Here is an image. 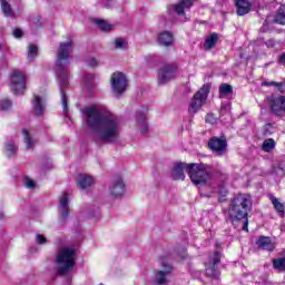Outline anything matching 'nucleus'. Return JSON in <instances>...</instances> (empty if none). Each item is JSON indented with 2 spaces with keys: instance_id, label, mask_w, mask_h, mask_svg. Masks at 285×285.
Returning a JSON list of instances; mask_svg holds the SVG:
<instances>
[{
  "instance_id": "obj_5",
  "label": "nucleus",
  "mask_w": 285,
  "mask_h": 285,
  "mask_svg": "<svg viewBox=\"0 0 285 285\" xmlns=\"http://www.w3.org/2000/svg\"><path fill=\"white\" fill-rule=\"evenodd\" d=\"M76 252L72 248L63 247L56 258L58 275H68L72 268H75Z\"/></svg>"
},
{
  "instance_id": "obj_6",
  "label": "nucleus",
  "mask_w": 285,
  "mask_h": 285,
  "mask_svg": "<svg viewBox=\"0 0 285 285\" xmlns=\"http://www.w3.org/2000/svg\"><path fill=\"white\" fill-rule=\"evenodd\" d=\"M160 268L154 269L151 276L153 285H166L168 284V277L173 275V265L168 262L167 256L159 258Z\"/></svg>"
},
{
  "instance_id": "obj_42",
  "label": "nucleus",
  "mask_w": 285,
  "mask_h": 285,
  "mask_svg": "<svg viewBox=\"0 0 285 285\" xmlns=\"http://www.w3.org/2000/svg\"><path fill=\"white\" fill-rule=\"evenodd\" d=\"M13 37H16V39H21V37H23V31L21 29H14Z\"/></svg>"
},
{
  "instance_id": "obj_4",
  "label": "nucleus",
  "mask_w": 285,
  "mask_h": 285,
  "mask_svg": "<svg viewBox=\"0 0 285 285\" xmlns=\"http://www.w3.org/2000/svg\"><path fill=\"white\" fill-rule=\"evenodd\" d=\"M188 175L194 186H205L213 179V166L208 164H189Z\"/></svg>"
},
{
  "instance_id": "obj_50",
  "label": "nucleus",
  "mask_w": 285,
  "mask_h": 285,
  "mask_svg": "<svg viewBox=\"0 0 285 285\" xmlns=\"http://www.w3.org/2000/svg\"><path fill=\"white\" fill-rule=\"evenodd\" d=\"M180 1H186V0H180Z\"/></svg>"
},
{
  "instance_id": "obj_39",
  "label": "nucleus",
  "mask_w": 285,
  "mask_h": 285,
  "mask_svg": "<svg viewBox=\"0 0 285 285\" xmlns=\"http://www.w3.org/2000/svg\"><path fill=\"white\" fill-rule=\"evenodd\" d=\"M206 122L207 124H217V119L215 118V116H213V114H208L207 116H206Z\"/></svg>"
},
{
  "instance_id": "obj_44",
  "label": "nucleus",
  "mask_w": 285,
  "mask_h": 285,
  "mask_svg": "<svg viewBox=\"0 0 285 285\" xmlns=\"http://www.w3.org/2000/svg\"><path fill=\"white\" fill-rule=\"evenodd\" d=\"M90 215L91 217H101V212L99 210V207H96Z\"/></svg>"
},
{
  "instance_id": "obj_14",
  "label": "nucleus",
  "mask_w": 285,
  "mask_h": 285,
  "mask_svg": "<svg viewBox=\"0 0 285 285\" xmlns=\"http://www.w3.org/2000/svg\"><path fill=\"white\" fill-rule=\"evenodd\" d=\"M69 198L68 194L63 193L60 197V203H59V215H60V222L63 224L66 223V219L70 217V207H69Z\"/></svg>"
},
{
  "instance_id": "obj_37",
  "label": "nucleus",
  "mask_w": 285,
  "mask_h": 285,
  "mask_svg": "<svg viewBox=\"0 0 285 285\" xmlns=\"http://www.w3.org/2000/svg\"><path fill=\"white\" fill-rule=\"evenodd\" d=\"M12 108V101L10 99H3L0 101V110H10Z\"/></svg>"
},
{
  "instance_id": "obj_41",
  "label": "nucleus",
  "mask_w": 285,
  "mask_h": 285,
  "mask_svg": "<svg viewBox=\"0 0 285 285\" xmlns=\"http://www.w3.org/2000/svg\"><path fill=\"white\" fill-rule=\"evenodd\" d=\"M99 3L102 8H110L112 6V0H99Z\"/></svg>"
},
{
  "instance_id": "obj_11",
  "label": "nucleus",
  "mask_w": 285,
  "mask_h": 285,
  "mask_svg": "<svg viewBox=\"0 0 285 285\" xmlns=\"http://www.w3.org/2000/svg\"><path fill=\"white\" fill-rule=\"evenodd\" d=\"M111 88L115 95H122L128 88V79L122 72H115L111 76Z\"/></svg>"
},
{
  "instance_id": "obj_18",
  "label": "nucleus",
  "mask_w": 285,
  "mask_h": 285,
  "mask_svg": "<svg viewBox=\"0 0 285 285\" xmlns=\"http://www.w3.org/2000/svg\"><path fill=\"white\" fill-rule=\"evenodd\" d=\"M77 186L80 190H88L95 186V178L92 176L81 174L77 179Z\"/></svg>"
},
{
  "instance_id": "obj_29",
  "label": "nucleus",
  "mask_w": 285,
  "mask_h": 285,
  "mask_svg": "<svg viewBox=\"0 0 285 285\" xmlns=\"http://www.w3.org/2000/svg\"><path fill=\"white\" fill-rule=\"evenodd\" d=\"M1 10L4 17H14V12H12V7L6 0H1Z\"/></svg>"
},
{
  "instance_id": "obj_13",
  "label": "nucleus",
  "mask_w": 285,
  "mask_h": 285,
  "mask_svg": "<svg viewBox=\"0 0 285 285\" xmlns=\"http://www.w3.org/2000/svg\"><path fill=\"white\" fill-rule=\"evenodd\" d=\"M220 259H222V253L215 252L213 257L209 259V263L206 264L207 277H212V279H217V277H219V271L215 265L219 264Z\"/></svg>"
},
{
  "instance_id": "obj_48",
  "label": "nucleus",
  "mask_w": 285,
  "mask_h": 285,
  "mask_svg": "<svg viewBox=\"0 0 285 285\" xmlns=\"http://www.w3.org/2000/svg\"><path fill=\"white\" fill-rule=\"evenodd\" d=\"M181 259H186V252H184L183 255H180Z\"/></svg>"
},
{
  "instance_id": "obj_24",
  "label": "nucleus",
  "mask_w": 285,
  "mask_h": 285,
  "mask_svg": "<svg viewBox=\"0 0 285 285\" xmlns=\"http://www.w3.org/2000/svg\"><path fill=\"white\" fill-rule=\"evenodd\" d=\"M269 200L272 202L274 209L278 213L279 217H285V204L279 203V199L274 195H269Z\"/></svg>"
},
{
  "instance_id": "obj_49",
  "label": "nucleus",
  "mask_w": 285,
  "mask_h": 285,
  "mask_svg": "<svg viewBox=\"0 0 285 285\" xmlns=\"http://www.w3.org/2000/svg\"><path fill=\"white\" fill-rule=\"evenodd\" d=\"M1 48H3V43L0 42V50H1Z\"/></svg>"
},
{
  "instance_id": "obj_40",
  "label": "nucleus",
  "mask_w": 285,
  "mask_h": 285,
  "mask_svg": "<svg viewBox=\"0 0 285 285\" xmlns=\"http://www.w3.org/2000/svg\"><path fill=\"white\" fill-rule=\"evenodd\" d=\"M36 242H37V244H46L48 242V239H46V236L38 234L36 237Z\"/></svg>"
},
{
  "instance_id": "obj_43",
  "label": "nucleus",
  "mask_w": 285,
  "mask_h": 285,
  "mask_svg": "<svg viewBox=\"0 0 285 285\" xmlns=\"http://www.w3.org/2000/svg\"><path fill=\"white\" fill-rule=\"evenodd\" d=\"M94 79H95V76L92 73L85 76V81L87 83H92Z\"/></svg>"
},
{
  "instance_id": "obj_27",
  "label": "nucleus",
  "mask_w": 285,
  "mask_h": 285,
  "mask_svg": "<svg viewBox=\"0 0 285 285\" xmlns=\"http://www.w3.org/2000/svg\"><path fill=\"white\" fill-rule=\"evenodd\" d=\"M274 21H275V23L285 26V4L281 6L279 9L277 10Z\"/></svg>"
},
{
  "instance_id": "obj_16",
  "label": "nucleus",
  "mask_w": 285,
  "mask_h": 285,
  "mask_svg": "<svg viewBox=\"0 0 285 285\" xmlns=\"http://www.w3.org/2000/svg\"><path fill=\"white\" fill-rule=\"evenodd\" d=\"M190 167V164L185 163H176L171 170V178L175 180L186 179V175L184 174V170L188 174V168Z\"/></svg>"
},
{
  "instance_id": "obj_12",
  "label": "nucleus",
  "mask_w": 285,
  "mask_h": 285,
  "mask_svg": "<svg viewBox=\"0 0 285 285\" xmlns=\"http://www.w3.org/2000/svg\"><path fill=\"white\" fill-rule=\"evenodd\" d=\"M208 148L218 157H222L226 154L228 141L226 140V137H212L208 141Z\"/></svg>"
},
{
  "instance_id": "obj_7",
  "label": "nucleus",
  "mask_w": 285,
  "mask_h": 285,
  "mask_svg": "<svg viewBox=\"0 0 285 285\" xmlns=\"http://www.w3.org/2000/svg\"><path fill=\"white\" fill-rule=\"evenodd\" d=\"M210 90V87L208 85H204L191 98V101L189 104V115H197L199 110H202V106L206 104V100L208 99V92Z\"/></svg>"
},
{
  "instance_id": "obj_15",
  "label": "nucleus",
  "mask_w": 285,
  "mask_h": 285,
  "mask_svg": "<svg viewBox=\"0 0 285 285\" xmlns=\"http://www.w3.org/2000/svg\"><path fill=\"white\" fill-rule=\"evenodd\" d=\"M148 109L142 107L141 110L136 112V124L140 128L141 135H148V121L146 120V114Z\"/></svg>"
},
{
  "instance_id": "obj_31",
  "label": "nucleus",
  "mask_w": 285,
  "mask_h": 285,
  "mask_svg": "<svg viewBox=\"0 0 285 285\" xmlns=\"http://www.w3.org/2000/svg\"><path fill=\"white\" fill-rule=\"evenodd\" d=\"M273 266L276 271L284 273L285 271V257L276 258L273 261Z\"/></svg>"
},
{
  "instance_id": "obj_35",
  "label": "nucleus",
  "mask_w": 285,
  "mask_h": 285,
  "mask_svg": "<svg viewBox=\"0 0 285 285\" xmlns=\"http://www.w3.org/2000/svg\"><path fill=\"white\" fill-rule=\"evenodd\" d=\"M261 86H275L279 90V92H284L285 82L263 81Z\"/></svg>"
},
{
  "instance_id": "obj_46",
  "label": "nucleus",
  "mask_w": 285,
  "mask_h": 285,
  "mask_svg": "<svg viewBox=\"0 0 285 285\" xmlns=\"http://www.w3.org/2000/svg\"><path fill=\"white\" fill-rule=\"evenodd\" d=\"M278 63H281V66H285V52H283V53L278 57Z\"/></svg>"
},
{
  "instance_id": "obj_1",
  "label": "nucleus",
  "mask_w": 285,
  "mask_h": 285,
  "mask_svg": "<svg viewBox=\"0 0 285 285\" xmlns=\"http://www.w3.org/2000/svg\"><path fill=\"white\" fill-rule=\"evenodd\" d=\"M82 112L87 117L90 137L97 146L119 141L121 137V118L119 116L110 111H102L96 106L87 107Z\"/></svg>"
},
{
  "instance_id": "obj_21",
  "label": "nucleus",
  "mask_w": 285,
  "mask_h": 285,
  "mask_svg": "<svg viewBox=\"0 0 285 285\" xmlns=\"http://www.w3.org/2000/svg\"><path fill=\"white\" fill-rule=\"evenodd\" d=\"M257 248H262V250H275V244L271 240L268 236H261L256 242Z\"/></svg>"
},
{
  "instance_id": "obj_2",
  "label": "nucleus",
  "mask_w": 285,
  "mask_h": 285,
  "mask_svg": "<svg viewBox=\"0 0 285 285\" xmlns=\"http://www.w3.org/2000/svg\"><path fill=\"white\" fill-rule=\"evenodd\" d=\"M70 52H72V40L60 42L57 51L55 70L61 95L63 112H68V96L66 95V91L68 88H70V76L68 75V67L70 66Z\"/></svg>"
},
{
  "instance_id": "obj_17",
  "label": "nucleus",
  "mask_w": 285,
  "mask_h": 285,
  "mask_svg": "<svg viewBox=\"0 0 285 285\" xmlns=\"http://www.w3.org/2000/svg\"><path fill=\"white\" fill-rule=\"evenodd\" d=\"M31 104L33 115H36V117H42V115L46 112V99L38 95H33Z\"/></svg>"
},
{
  "instance_id": "obj_10",
  "label": "nucleus",
  "mask_w": 285,
  "mask_h": 285,
  "mask_svg": "<svg viewBox=\"0 0 285 285\" xmlns=\"http://www.w3.org/2000/svg\"><path fill=\"white\" fill-rule=\"evenodd\" d=\"M267 104L276 117H285V96H269Z\"/></svg>"
},
{
  "instance_id": "obj_45",
  "label": "nucleus",
  "mask_w": 285,
  "mask_h": 285,
  "mask_svg": "<svg viewBox=\"0 0 285 285\" xmlns=\"http://www.w3.org/2000/svg\"><path fill=\"white\" fill-rule=\"evenodd\" d=\"M88 66H90L91 68H95V66H97V59L95 58H90L87 60Z\"/></svg>"
},
{
  "instance_id": "obj_22",
  "label": "nucleus",
  "mask_w": 285,
  "mask_h": 285,
  "mask_svg": "<svg viewBox=\"0 0 285 285\" xmlns=\"http://www.w3.org/2000/svg\"><path fill=\"white\" fill-rule=\"evenodd\" d=\"M234 1H235L237 14L239 17H244V14H248V12H250V3L248 2V0H234Z\"/></svg>"
},
{
  "instance_id": "obj_3",
  "label": "nucleus",
  "mask_w": 285,
  "mask_h": 285,
  "mask_svg": "<svg viewBox=\"0 0 285 285\" xmlns=\"http://www.w3.org/2000/svg\"><path fill=\"white\" fill-rule=\"evenodd\" d=\"M252 204L250 196L246 194L235 196L227 213L228 222L235 226L243 219V230L248 232V210Z\"/></svg>"
},
{
  "instance_id": "obj_30",
  "label": "nucleus",
  "mask_w": 285,
  "mask_h": 285,
  "mask_svg": "<svg viewBox=\"0 0 285 285\" xmlns=\"http://www.w3.org/2000/svg\"><path fill=\"white\" fill-rule=\"evenodd\" d=\"M262 149L264 153H273L275 150V140L273 138L264 140Z\"/></svg>"
},
{
  "instance_id": "obj_28",
  "label": "nucleus",
  "mask_w": 285,
  "mask_h": 285,
  "mask_svg": "<svg viewBox=\"0 0 285 285\" xmlns=\"http://www.w3.org/2000/svg\"><path fill=\"white\" fill-rule=\"evenodd\" d=\"M39 55V47L36 45H29L28 47V61H35Z\"/></svg>"
},
{
  "instance_id": "obj_34",
  "label": "nucleus",
  "mask_w": 285,
  "mask_h": 285,
  "mask_svg": "<svg viewBox=\"0 0 285 285\" xmlns=\"http://www.w3.org/2000/svg\"><path fill=\"white\" fill-rule=\"evenodd\" d=\"M115 48L117 50H126V48H128V41L124 38H118L115 40Z\"/></svg>"
},
{
  "instance_id": "obj_9",
  "label": "nucleus",
  "mask_w": 285,
  "mask_h": 285,
  "mask_svg": "<svg viewBox=\"0 0 285 285\" xmlns=\"http://www.w3.org/2000/svg\"><path fill=\"white\" fill-rule=\"evenodd\" d=\"M10 89L13 95H21L26 90V75L19 70L11 73Z\"/></svg>"
},
{
  "instance_id": "obj_26",
  "label": "nucleus",
  "mask_w": 285,
  "mask_h": 285,
  "mask_svg": "<svg viewBox=\"0 0 285 285\" xmlns=\"http://www.w3.org/2000/svg\"><path fill=\"white\" fill-rule=\"evenodd\" d=\"M228 95H233V86L228 83H222L219 86V98L225 99Z\"/></svg>"
},
{
  "instance_id": "obj_25",
  "label": "nucleus",
  "mask_w": 285,
  "mask_h": 285,
  "mask_svg": "<svg viewBox=\"0 0 285 285\" xmlns=\"http://www.w3.org/2000/svg\"><path fill=\"white\" fill-rule=\"evenodd\" d=\"M22 135L24 137V144L27 146V150H30V148H35V144H37V139L32 138L30 132H28L26 129H22Z\"/></svg>"
},
{
  "instance_id": "obj_20",
  "label": "nucleus",
  "mask_w": 285,
  "mask_h": 285,
  "mask_svg": "<svg viewBox=\"0 0 285 285\" xmlns=\"http://www.w3.org/2000/svg\"><path fill=\"white\" fill-rule=\"evenodd\" d=\"M114 197H121L126 193V185L121 178H117L109 188Z\"/></svg>"
},
{
  "instance_id": "obj_8",
  "label": "nucleus",
  "mask_w": 285,
  "mask_h": 285,
  "mask_svg": "<svg viewBox=\"0 0 285 285\" xmlns=\"http://www.w3.org/2000/svg\"><path fill=\"white\" fill-rule=\"evenodd\" d=\"M178 67L176 63L165 65L158 70V86H166L177 77Z\"/></svg>"
},
{
  "instance_id": "obj_47",
  "label": "nucleus",
  "mask_w": 285,
  "mask_h": 285,
  "mask_svg": "<svg viewBox=\"0 0 285 285\" xmlns=\"http://www.w3.org/2000/svg\"><path fill=\"white\" fill-rule=\"evenodd\" d=\"M228 191L226 190V188L219 187V195H222V197H226Z\"/></svg>"
},
{
  "instance_id": "obj_32",
  "label": "nucleus",
  "mask_w": 285,
  "mask_h": 285,
  "mask_svg": "<svg viewBox=\"0 0 285 285\" xmlns=\"http://www.w3.org/2000/svg\"><path fill=\"white\" fill-rule=\"evenodd\" d=\"M96 24L98 26V28L100 30H102L104 32H110V30H112V26H110L108 22H106V20H95Z\"/></svg>"
},
{
  "instance_id": "obj_36",
  "label": "nucleus",
  "mask_w": 285,
  "mask_h": 285,
  "mask_svg": "<svg viewBox=\"0 0 285 285\" xmlns=\"http://www.w3.org/2000/svg\"><path fill=\"white\" fill-rule=\"evenodd\" d=\"M7 155L11 157V155H17V145L12 141L6 144Z\"/></svg>"
},
{
  "instance_id": "obj_19",
  "label": "nucleus",
  "mask_w": 285,
  "mask_h": 285,
  "mask_svg": "<svg viewBox=\"0 0 285 285\" xmlns=\"http://www.w3.org/2000/svg\"><path fill=\"white\" fill-rule=\"evenodd\" d=\"M193 0H180L178 3L171 4V10L181 17V14H186V10H190V8H193Z\"/></svg>"
},
{
  "instance_id": "obj_23",
  "label": "nucleus",
  "mask_w": 285,
  "mask_h": 285,
  "mask_svg": "<svg viewBox=\"0 0 285 285\" xmlns=\"http://www.w3.org/2000/svg\"><path fill=\"white\" fill-rule=\"evenodd\" d=\"M173 41L174 37L169 31H164L158 36V43H160V46H165L166 48H168V46H173Z\"/></svg>"
},
{
  "instance_id": "obj_38",
  "label": "nucleus",
  "mask_w": 285,
  "mask_h": 285,
  "mask_svg": "<svg viewBox=\"0 0 285 285\" xmlns=\"http://www.w3.org/2000/svg\"><path fill=\"white\" fill-rule=\"evenodd\" d=\"M23 184L26 188H30V189L35 188L36 186L35 180L30 179L29 177L24 178Z\"/></svg>"
},
{
  "instance_id": "obj_33",
  "label": "nucleus",
  "mask_w": 285,
  "mask_h": 285,
  "mask_svg": "<svg viewBox=\"0 0 285 285\" xmlns=\"http://www.w3.org/2000/svg\"><path fill=\"white\" fill-rule=\"evenodd\" d=\"M218 36L217 33H212L207 39L205 40V47L206 48H215V43H217Z\"/></svg>"
}]
</instances>
